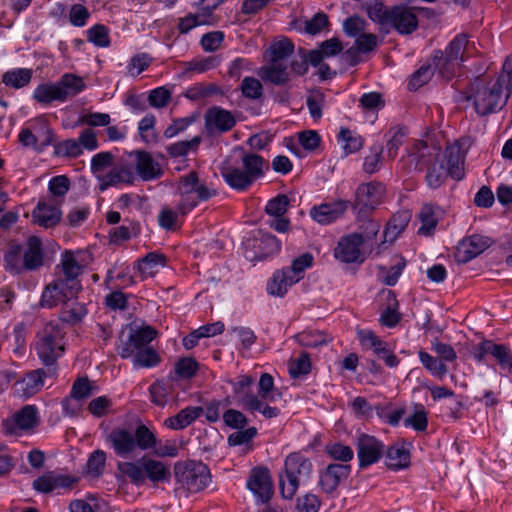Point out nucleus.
<instances>
[{
	"mask_svg": "<svg viewBox=\"0 0 512 512\" xmlns=\"http://www.w3.org/2000/svg\"><path fill=\"white\" fill-rule=\"evenodd\" d=\"M471 55V47L465 35H457L445 50V61L448 65H459Z\"/></svg>",
	"mask_w": 512,
	"mask_h": 512,
	"instance_id": "30",
	"label": "nucleus"
},
{
	"mask_svg": "<svg viewBox=\"0 0 512 512\" xmlns=\"http://www.w3.org/2000/svg\"><path fill=\"white\" fill-rule=\"evenodd\" d=\"M33 97L37 102L42 104H48L53 101H64V94H62L59 82L38 85L33 92Z\"/></svg>",
	"mask_w": 512,
	"mask_h": 512,
	"instance_id": "42",
	"label": "nucleus"
},
{
	"mask_svg": "<svg viewBox=\"0 0 512 512\" xmlns=\"http://www.w3.org/2000/svg\"><path fill=\"white\" fill-rule=\"evenodd\" d=\"M113 155L110 152H101L93 156L91 160V170L98 179L111 168Z\"/></svg>",
	"mask_w": 512,
	"mask_h": 512,
	"instance_id": "55",
	"label": "nucleus"
},
{
	"mask_svg": "<svg viewBox=\"0 0 512 512\" xmlns=\"http://www.w3.org/2000/svg\"><path fill=\"white\" fill-rule=\"evenodd\" d=\"M313 260L311 254L304 253L292 262L291 267L286 269L291 275L297 276V281L299 282L303 278L304 271L312 266Z\"/></svg>",
	"mask_w": 512,
	"mask_h": 512,
	"instance_id": "61",
	"label": "nucleus"
},
{
	"mask_svg": "<svg viewBox=\"0 0 512 512\" xmlns=\"http://www.w3.org/2000/svg\"><path fill=\"white\" fill-rule=\"evenodd\" d=\"M55 154L58 156L77 157L82 154L81 144L75 139H67L54 145Z\"/></svg>",
	"mask_w": 512,
	"mask_h": 512,
	"instance_id": "60",
	"label": "nucleus"
},
{
	"mask_svg": "<svg viewBox=\"0 0 512 512\" xmlns=\"http://www.w3.org/2000/svg\"><path fill=\"white\" fill-rule=\"evenodd\" d=\"M366 10L369 18L383 27L390 24L392 8L387 9L379 0H366Z\"/></svg>",
	"mask_w": 512,
	"mask_h": 512,
	"instance_id": "48",
	"label": "nucleus"
},
{
	"mask_svg": "<svg viewBox=\"0 0 512 512\" xmlns=\"http://www.w3.org/2000/svg\"><path fill=\"white\" fill-rule=\"evenodd\" d=\"M93 392L92 384L88 379L77 380L71 390V397L65 399L62 403L64 410L67 414L73 415L79 409V401L89 397Z\"/></svg>",
	"mask_w": 512,
	"mask_h": 512,
	"instance_id": "31",
	"label": "nucleus"
},
{
	"mask_svg": "<svg viewBox=\"0 0 512 512\" xmlns=\"http://www.w3.org/2000/svg\"><path fill=\"white\" fill-rule=\"evenodd\" d=\"M58 82L62 90V94H64V101L68 97L74 96L85 89L83 79L73 74L63 75Z\"/></svg>",
	"mask_w": 512,
	"mask_h": 512,
	"instance_id": "51",
	"label": "nucleus"
},
{
	"mask_svg": "<svg viewBox=\"0 0 512 512\" xmlns=\"http://www.w3.org/2000/svg\"><path fill=\"white\" fill-rule=\"evenodd\" d=\"M409 217L407 213L393 216L384 230V242L392 243L405 230Z\"/></svg>",
	"mask_w": 512,
	"mask_h": 512,
	"instance_id": "50",
	"label": "nucleus"
},
{
	"mask_svg": "<svg viewBox=\"0 0 512 512\" xmlns=\"http://www.w3.org/2000/svg\"><path fill=\"white\" fill-rule=\"evenodd\" d=\"M384 186L380 183L362 184L355 195L356 205L363 209H373L380 204L384 195Z\"/></svg>",
	"mask_w": 512,
	"mask_h": 512,
	"instance_id": "26",
	"label": "nucleus"
},
{
	"mask_svg": "<svg viewBox=\"0 0 512 512\" xmlns=\"http://www.w3.org/2000/svg\"><path fill=\"white\" fill-rule=\"evenodd\" d=\"M155 117L151 114H148L144 116L139 124H138V131L140 134V137L145 143H152L155 142L157 139V135L155 132Z\"/></svg>",
	"mask_w": 512,
	"mask_h": 512,
	"instance_id": "58",
	"label": "nucleus"
},
{
	"mask_svg": "<svg viewBox=\"0 0 512 512\" xmlns=\"http://www.w3.org/2000/svg\"><path fill=\"white\" fill-rule=\"evenodd\" d=\"M262 170L263 159L257 155L249 154L243 157L239 166H223L221 175L229 187L242 191L262 175Z\"/></svg>",
	"mask_w": 512,
	"mask_h": 512,
	"instance_id": "4",
	"label": "nucleus"
},
{
	"mask_svg": "<svg viewBox=\"0 0 512 512\" xmlns=\"http://www.w3.org/2000/svg\"><path fill=\"white\" fill-rule=\"evenodd\" d=\"M255 246L257 250L253 255H250L248 250L245 252V257L250 261L262 260L278 253L281 249V243L271 234L260 233V237L255 239Z\"/></svg>",
	"mask_w": 512,
	"mask_h": 512,
	"instance_id": "33",
	"label": "nucleus"
},
{
	"mask_svg": "<svg viewBox=\"0 0 512 512\" xmlns=\"http://www.w3.org/2000/svg\"><path fill=\"white\" fill-rule=\"evenodd\" d=\"M294 51V45L286 38L273 41L264 54L266 64L260 68L258 74L264 80L276 85L284 84L289 80V57Z\"/></svg>",
	"mask_w": 512,
	"mask_h": 512,
	"instance_id": "2",
	"label": "nucleus"
},
{
	"mask_svg": "<svg viewBox=\"0 0 512 512\" xmlns=\"http://www.w3.org/2000/svg\"><path fill=\"white\" fill-rule=\"evenodd\" d=\"M241 91L246 98L259 99L262 96L263 88L258 79L246 77L241 83Z\"/></svg>",
	"mask_w": 512,
	"mask_h": 512,
	"instance_id": "63",
	"label": "nucleus"
},
{
	"mask_svg": "<svg viewBox=\"0 0 512 512\" xmlns=\"http://www.w3.org/2000/svg\"><path fill=\"white\" fill-rule=\"evenodd\" d=\"M489 246V239L482 235L474 234L462 239L457 245L455 259L460 263H466L480 255Z\"/></svg>",
	"mask_w": 512,
	"mask_h": 512,
	"instance_id": "19",
	"label": "nucleus"
},
{
	"mask_svg": "<svg viewBox=\"0 0 512 512\" xmlns=\"http://www.w3.org/2000/svg\"><path fill=\"white\" fill-rule=\"evenodd\" d=\"M326 451L331 458L343 462L350 461L354 457L352 448L341 443L327 445Z\"/></svg>",
	"mask_w": 512,
	"mask_h": 512,
	"instance_id": "64",
	"label": "nucleus"
},
{
	"mask_svg": "<svg viewBox=\"0 0 512 512\" xmlns=\"http://www.w3.org/2000/svg\"><path fill=\"white\" fill-rule=\"evenodd\" d=\"M72 482L69 476L56 472H48L35 479L33 487L38 492L49 493L58 489L67 488Z\"/></svg>",
	"mask_w": 512,
	"mask_h": 512,
	"instance_id": "32",
	"label": "nucleus"
},
{
	"mask_svg": "<svg viewBox=\"0 0 512 512\" xmlns=\"http://www.w3.org/2000/svg\"><path fill=\"white\" fill-rule=\"evenodd\" d=\"M157 331L152 327H142L133 332L129 339L119 347L123 359H131L135 368H153L160 363V355L150 342L155 339Z\"/></svg>",
	"mask_w": 512,
	"mask_h": 512,
	"instance_id": "1",
	"label": "nucleus"
},
{
	"mask_svg": "<svg viewBox=\"0 0 512 512\" xmlns=\"http://www.w3.org/2000/svg\"><path fill=\"white\" fill-rule=\"evenodd\" d=\"M53 137V132L43 116L28 120L18 134V140L22 146L37 152L50 146Z\"/></svg>",
	"mask_w": 512,
	"mask_h": 512,
	"instance_id": "7",
	"label": "nucleus"
},
{
	"mask_svg": "<svg viewBox=\"0 0 512 512\" xmlns=\"http://www.w3.org/2000/svg\"><path fill=\"white\" fill-rule=\"evenodd\" d=\"M357 337L362 348L372 350L379 357L383 352H386V349L389 347L386 342L381 340L371 330H359Z\"/></svg>",
	"mask_w": 512,
	"mask_h": 512,
	"instance_id": "47",
	"label": "nucleus"
},
{
	"mask_svg": "<svg viewBox=\"0 0 512 512\" xmlns=\"http://www.w3.org/2000/svg\"><path fill=\"white\" fill-rule=\"evenodd\" d=\"M385 446L374 436L362 434L357 440V456L360 467L377 463L384 453Z\"/></svg>",
	"mask_w": 512,
	"mask_h": 512,
	"instance_id": "16",
	"label": "nucleus"
},
{
	"mask_svg": "<svg viewBox=\"0 0 512 512\" xmlns=\"http://www.w3.org/2000/svg\"><path fill=\"white\" fill-rule=\"evenodd\" d=\"M297 276L291 275L287 269H282L273 274L267 284V292L271 296L283 297L289 288L296 284Z\"/></svg>",
	"mask_w": 512,
	"mask_h": 512,
	"instance_id": "36",
	"label": "nucleus"
},
{
	"mask_svg": "<svg viewBox=\"0 0 512 512\" xmlns=\"http://www.w3.org/2000/svg\"><path fill=\"white\" fill-rule=\"evenodd\" d=\"M44 386V372L35 370L27 374L22 380L15 384L16 392L24 397H30L37 393Z\"/></svg>",
	"mask_w": 512,
	"mask_h": 512,
	"instance_id": "38",
	"label": "nucleus"
},
{
	"mask_svg": "<svg viewBox=\"0 0 512 512\" xmlns=\"http://www.w3.org/2000/svg\"><path fill=\"white\" fill-rule=\"evenodd\" d=\"M131 166H134L135 177L138 176L144 181L156 179L161 176L160 164L146 152H135L129 155Z\"/></svg>",
	"mask_w": 512,
	"mask_h": 512,
	"instance_id": "18",
	"label": "nucleus"
},
{
	"mask_svg": "<svg viewBox=\"0 0 512 512\" xmlns=\"http://www.w3.org/2000/svg\"><path fill=\"white\" fill-rule=\"evenodd\" d=\"M421 364L435 377L443 378L447 373L446 365L425 351H419Z\"/></svg>",
	"mask_w": 512,
	"mask_h": 512,
	"instance_id": "53",
	"label": "nucleus"
},
{
	"mask_svg": "<svg viewBox=\"0 0 512 512\" xmlns=\"http://www.w3.org/2000/svg\"><path fill=\"white\" fill-rule=\"evenodd\" d=\"M61 216L60 203L53 199L40 201L32 213L33 221L45 228L55 226Z\"/></svg>",
	"mask_w": 512,
	"mask_h": 512,
	"instance_id": "23",
	"label": "nucleus"
},
{
	"mask_svg": "<svg viewBox=\"0 0 512 512\" xmlns=\"http://www.w3.org/2000/svg\"><path fill=\"white\" fill-rule=\"evenodd\" d=\"M254 382L255 379L246 374H242L234 379L228 380V383L232 387L235 400L239 405L250 412H255V409L261 408L259 401L252 393V385Z\"/></svg>",
	"mask_w": 512,
	"mask_h": 512,
	"instance_id": "14",
	"label": "nucleus"
},
{
	"mask_svg": "<svg viewBox=\"0 0 512 512\" xmlns=\"http://www.w3.org/2000/svg\"><path fill=\"white\" fill-rule=\"evenodd\" d=\"M236 430V432L230 434L228 437V443L230 446H247L257 434V429L255 427Z\"/></svg>",
	"mask_w": 512,
	"mask_h": 512,
	"instance_id": "59",
	"label": "nucleus"
},
{
	"mask_svg": "<svg viewBox=\"0 0 512 512\" xmlns=\"http://www.w3.org/2000/svg\"><path fill=\"white\" fill-rule=\"evenodd\" d=\"M350 466L331 464L320 474L321 489L328 494L333 493L350 474Z\"/></svg>",
	"mask_w": 512,
	"mask_h": 512,
	"instance_id": "25",
	"label": "nucleus"
},
{
	"mask_svg": "<svg viewBox=\"0 0 512 512\" xmlns=\"http://www.w3.org/2000/svg\"><path fill=\"white\" fill-rule=\"evenodd\" d=\"M311 463L300 453H291L285 460V470L280 477L281 494L286 499H292L300 482L311 472Z\"/></svg>",
	"mask_w": 512,
	"mask_h": 512,
	"instance_id": "5",
	"label": "nucleus"
},
{
	"mask_svg": "<svg viewBox=\"0 0 512 512\" xmlns=\"http://www.w3.org/2000/svg\"><path fill=\"white\" fill-rule=\"evenodd\" d=\"M117 470L121 477L129 479L135 485L145 483L144 458L137 461H120Z\"/></svg>",
	"mask_w": 512,
	"mask_h": 512,
	"instance_id": "37",
	"label": "nucleus"
},
{
	"mask_svg": "<svg viewBox=\"0 0 512 512\" xmlns=\"http://www.w3.org/2000/svg\"><path fill=\"white\" fill-rule=\"evenodd\" d=\"M361 106L366 114L365 117L371 123L374 121V114L383 107L381 95L376 92L365 93L360 99Z\"/></svg>",
	"mask_w": 512,
	"mask_h": 512,
	"instance_id": "52",
	"label": "nucleus"
},
{
	"mask_svg": "<svg viewBox=\"0 0 512 512\" xmlns=\"http://www.w3.org/2000/svg\"><path fill=\"white\" fill-rule=\"evenodd\" d=\"M371 252V246L359 233H350L339 239L334 257L343 263H363Z\"/></svg>",
	"mask_w": 512,
	"mask_h": 512,
	"instance_id": "9",
	"label": "nucleus"
},
{
	"mask_svg": "<svg viewBox=\"0 0 512 512\" xmlns=\"http://www.w3.org/2000/svg\"><path fill=\"white\" fill-rule=\"evenodd\" d=\"M151 401L160 407H165L170 399V388L162 382L153 383L150 388Z\"/></svg>",
	"mask_w": 512,
	"mask_h": 512,
	"instance_id": "57",
	"label": "nucleus"
},
{
	"mask_svg": "<svg viewBox=\"0 0 512 512\" xmlns=\"http://www.w3.org/2000/svg\"><path fill=\"white\" fill-rule=\"evenodd\" d=\"M32 70L28 68H13L6 71L2 76V82L10 88L20 89L30 83Z\"/></svg>",
	"mask_w": 512,
	"mask_h": 512,
	"instance_id": "44",
	"label": "nucleus"
},
{
	"mask_svg": "<svg viewBox=\"0 0 512 512\" xmlns=\"http://www.w3.org/2000/svg\"><path fill=\"white\" fill-rule=\"evenodd\" d=\"M342 50V44L337 38L324 41L316 50L308 54V60L313 66L319 65L325 58L333 57Z\"/></svg>",
	"mask_w": 512,
	"mask_h": 512,
	"instance_id": "40",
	"label": "nucleus"
},
{
	"mask_svg": "<svg viewBox=\"0 0 512 512\" xmlns=\"http://www.w3.org/2000/svg\"><path fill=\"white\" fill-rule=\"evenodd\" d=\"M35 349L41 361L49 365L64 352V332L58 323H47L37 335Z\"/></svg>",
	"mask_w": 512,
	"mask_h": 512,
	"instance_id": "6",
	"label": "nucleus"
},
{
	"mask_svg": "<svg viewBox=\"0 0 512 512\" xmlns=\"http://www.w3.org/2000/svg\"><path fill=\"white\" fill-rule=\"evenodd\" d=\"M278 396L273 377L268 373L261 374L257 384V394H254L261 408L255 409V412L261 413L265 418L277 417L279 415V409L269 404L275 402Z\"/></svg>",
	"mask_w": 512,
	"mask_h": 512,
	"instance_id": "13",
	"label": "nucleus"
},
{
	"mask_svg": "<svg viewBox=\"0 0 512 512\" xmlns=\"http://www.w3.org/2000/svg\"><path fill=\"white\" fill-rule=\"evenodd\" d=\"M38 424V412L35 406L27 405L16 412L5 423L6 429L10 433H18L33 429Z\"/></svg>",
	"mask_w": 512,
	"mask_h": 512,
	"instance_id": "24",
	"label": "nucleus"
},
{
	"mask_svg": "<svg viewBox=\"0 0 512 512\" xmlns=\"http://www.w3.org/2000/svg\"><path fill=\"white\" fill-rule=\"evenodd\" d=\"M165 266V257L161 254L151 253L137 264V270L142 279L153 277Z\"/></svg>",
	"mask_w": 512,
	"mask_h": 512,
	"instance_id": "43",
	"label": "nucleus"
},
{
	"mask_svg": "<svg viewBox=\"0 0 512 512\" xmlns=\"http://www.w3.org/2000/svg\"><path fill=\"white\" fill-rule=\"evenodd\" d=\"M81 290L80 282L69 283L57 277L48 284L41 295L40 304L43 308H52L75 298Z\"/></svg>",
	"mask_w": 512,
	"mask_h": 512,
	"instance_id": "12",
	"label": "nucleus"
},
{
	"mask_svg": "<svg viewBox=\"0 0 512 512\" xmlns=\"http://www.w3.org/2000/svg\"><path fill=\"white\" fill-rule=\"evenodd\" d=\"M487 356H491L495 359L503 369H509L512 367V356L510 350L503 344H497L490 340H485L479 343L473 351L474 359L479 363H483Z\"/></svg>",
	"mask_w": 512,
	"mask_h": 512,
	"instance_id": "15",
	"label": "nucleus"
},
{
	"mask_svg": "<svg viewBox=\"0 0 512 512\" xmlns=\"http://www.w3.org/2000/svg\"><path fill=\"white\" fill-rule=\"evenodd\" d=\"M405 266V260L402 257H397L390 268H381L380 276L382 281L388 286H394L402 275Z\"/></svg>",
	"mask_w": 512,
	"mask_h": 512,
	"instance_id": "54",
	"label": "nucleus"
},
{
	"mask_svg": "<svg viewBox=\"0 0 512 512\" xmlns=\"http://www.w3.org/2000/svg\"><path fill=\"white\" fill-rule=\"evenodd\" d=\"M61 264L62 274L59 277L69 283H72V280L73 282H80L78 276L81 274L84 265V253L66 251L62 255Z\"/></svg>",
	"mask_w": 512,
	"mask_h": 512,
	"instance_id": "28",
	"label": "nucleus"
},
{
	"mask_svg": "<svg viewBox=\"0 0 512 512\" xmlns=\"http://www.w3.org/2000/svg\"><path fill=\"white\" fill-rule=\"evenodd\" d=\"M202 412L203 409L199 406H189L165 419L163 425L171 430H182L198 419Z\"/></svg>",
	"mask_w": 512,
	"mask_h": 512,
	"instance_id": "34",
	"label": "nucleus"
},
{
	"mask_svg": "<svg viewBox=\"0 0 512 512\" xmlns=\"http://www.w3.org/2000/svg\"><path fill=\"white\" fill-rule=\"evenodd\" d=\"M181 197L180 208L183 213L193 209L199 201H205L216 194V191L206 183L200 182L196 172L183 176L177 186Z\"/></svg>",
	"mask_w": 512,
	"mask_h": 512,
	"instance_id": "8",
	"label": "nucleus"
},
{
	"mask_svg": "<svg viewBox=\"0 0 512 512\" xmlns=\"http://www.w3.org/2000/svg\"><path fill=\"white\" fill-rule=\"evenodd\" d=\"M145 481L165 482L170 478V468L161 461L144 457Z\"/></svg>",
	"mask_w": 512,
	"mask_h": 512,
	"instance_id": "41",
	"label": "nucleus"
},
{
	"mask_svg": "<svg viewBox=\"0 0 512 512\" xmlns=\"http://www.w3.org/2000/svg\"><path fill=\"white\" fill-rule=\"evenodd\" d=\"M510 92L496 82L477 88L472 96L476 112L479 115L497 112L506 103Z\"/></svg>",
	"mask_w": 512,
	"mask_h": 512,
	"instance_id": "11",
	"label": "nucleus"
},
{
	"mask_svg": "<svg viewBox=\"0 0 512 512\" xmlns=\"http://www.w3.org/2000/svg\"><path fill=\"white\" fill-rule=\"evenodd\" d=\"M247 487L259 503H266L272 494V482L269 471L265 468H256L252 471Z\"/></svg>",
	"mask_w": 512,
	"mask_h": 512,
	"instance_id": "20",
	"label": "nucleus"
},
{
	"mask_svg": "<svg viewBox=\"0 0 512 512\" xmlns=\"http://www.w3.org/2000/svg\"><path fill=\"white\" fill-rule=\"evenodd\" d=\"M338 142L344 151L345 155H349L359 151L363 146V139L357 133L341 128L338 134Z\"/></svg>",
	"mask_w": 512,
	"mask_h": 512,
	"instance_id": "49",
	"label": "nucleus"
},
{
	"mask_svg": "<svg viewBox=\"0 0 512 512\" xmlns=\"http://www.w3.org/2000/svg\"><path fill=\"white\" fill-rule=\"evenodd\" d=\"M382 161V147L381 145H374L371 147L369 154L365 157L363 168L365 172L372 174L380 168Z\"/></svg>",
	"mask_w": 512,
	"mask_h": 512,
	"instance_id": "62",
	"label": "nucleus"
},
{
	"mask_svg": "<svg viewBox=\"0 0 512 512\" xmlns=\"http://www.w3.org/2000/svg\"><path fill=\"white\" fill-rule=\"evenodd\" d=\"M466 152L459 143L449 145L443 156L440 165H443L445 172L454 180H462L465 176Z\"/></svg>",
	"mask_w": 512,
	"mask_h": 512,
	"instance_id": "17",
	"label": "nucleus"
},
{
	"mask_svg": "<svg viewBox=\"0 0 512 512\" xmlns=\"http://www.w3.org/2000/svg\"><path fill=\"white\" fill-rule=\"evenodd\" d=\"M206 126L210 131H227L235 124L234 116L219 107L211 108L205 116Z\"/></svg>",
	"mask_w": 512,
	"mask_h": 512,
	"instance_id": "35",
	"label": "nucleus"
},
{
	"mask_svg": "<svg viewBox=\"0 0 512 512\" xmlns=\"http://www.w3.org/2000/svg\"><path fill=\"white\" fill-rule=\"evenodd\" d=\"M101 190L108 186H117L120 184H130L135 180V174L132 167L121 165L107 170L103 177H99Z\"/></svg>",
	"mask_w": 512,
	"mask_h": 512,
	"instance_id": "29",
	"label": "nucleus"
},
{
	"mask_svg": "<svg viewBox=\"0 0 512 512\" xmlns=\"http://www.w3.org/2000/svg\"><path fill=\"white\" fill-rule=\"evenodd\" d=\"M410 462L409 452L401 445H393L386 453V464L393 470L407 467Z\"/></svg>",
	"mask_w": 512,
	"mask_h": 512,
	"instance_id": "46",
	"label": "nucleus"
},
{
	"mask_svg": "<svg viewBox=\"0 0 512 512\" xmlns=\"http://www.w3.org/2000/svg\"><path fill=\"white\" fill-rule=\"evenodd\" d=\"M440 216V209L436 206L426 204L422 207L419 218L421 226L419 227L418 233L421 235H430L437 223Z\"/></svg>",
	"mask_w": 512,
	"mask_h": 512,
	"instance_id": "45",
	"label": "nucleus"
},
{
	"mask_svg": "<svg viewBox=\"0 0 512 512\" xmlns=\"http://www.w3.org/2000/svg\"><path fill=\"white\" fill-rule=\"evenodd\" d=\"M348 204L344 200L322 203L312 207L309 214L315 222L321 225H328L339 219L346 212Z\"/></svg>",
	"mask_w": 512,
	"mask_h": 512,
	"instance_id": "21",
	"label": "nucleus"
},
{
	"mask_svg": "<svg viewBox=\"0 0 512 512\" xmlns=\"http://www.w3.org/2000/svg\"><path fill=\"white\" fill-rule=\"evenodd\" d=\"M427 412L422 405L415 407L413 413L405 419V426L416 431H424L427 428Z\"/></svg>",
	"mask_w": 512,
	"mask_h": 512,
	"instance_id": "56",
	"label": "nucleus"
},
{
	"mask_svg": "<svg viewBox=\"0 0 512 512\" xmlns=\"http://www.w3.org/2000/svg\"><path fill=\"white\" fill-rule=\"evenodd\" d=\"M23 263L22 266L27 270H35L41 267L44 263V251L42 241L37 236L28 238L23 249Z\"/></svg>",
	"mask_w": 512,
	"mask_h": 512,
	"instance_id": "27",
	"label": "nucleus"
},
{
	"mask_svg": "<svg viewBox=\"0 0 512 512\" xmlns=\"http://www.w3.org/2000/svg\"><path fill=\"white\" fill-rule=\"evenodd\" d=\"M215 19L210 9L203 8L195 14L180 19L178 28L181 33H188L195 27L214 24Z\"/></svg>",
	"mask_w": 512,
	"mask_h": 512,
	"instance_id": "39",
	"label": "nucleus"
},
{
	"mask_svg": "<svg viewBox=\"0 0 512 512\" xmlns=\"http://www.w3.org/2000/svg\"><path fill=\"white\" fill-rule=\"evenodd\" d=\"M389 26L393 27L400 34L412 33L418 26L416 10L405 5L393 7Z\"/></svg>",
	"mask_w": 512,
	"mask_h": 512,
	"instance_id": "22",
	"label": "nucleus"
},
{
	"mask_svg": "<svg viewBox=\"0 0 512 512\" xmlns=\"http://www.w3.org/2000/svg\"><path fill=\"white\" fill-rule=\"evenodd\" d=\"M178 484L188 492L197 493L205 489L211 480L210 472L202 462H187L175 466Z\"/></svg>",
	"mask_w": 512,
	"mask_h": 512,
	"instance_id": "10",
	"label": "nucleus"
},
{
	"mask_svg": "<svg viewBox=\"0 0 512 512\" xmlns=\"http://www.w3.org/2000/svg\"><path fill=\"white\" fill-rule=\"evenodd\" d=\"M107 444L119 457H127L136 448L148 450L155 446L156 437L146 426H138L133 432L124 427L113 429L106 437Z\"/></svg>",
	"mask_w": 512,
	"mask_h": 512,
	"instance_id": "3",
	"label": "nucleus"
}]
</instances>
